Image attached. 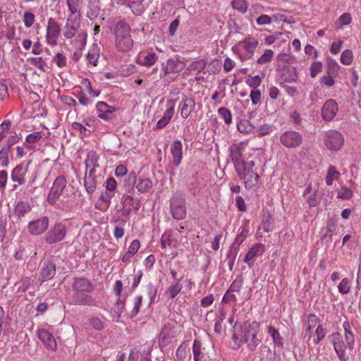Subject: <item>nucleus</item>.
Masks as SVG:
<instances>
[{
  "mask_svg": "<svg viewBox=\"0 0 361 361\" xmlns=\"http://www.w3.org/2000/svg\"><path fill=\"white\" fill-rule=\"evenodd\" d=\"M130 27L124 21H118L114 27L115 45L119 51H130L133 46V40L130 35Z\"/></svg>",
  "mask_w": 361,
  "mask_h": 361,
  "instance_id": "1",
  "label": "nucleus"
},
{
  "mask_svg": "<svg viewBox=\"0 0 361 361\" xmlns=\"http://www.w3.org/2000/svg\"><path fill=\"white\" fill-rule=\"evenodd\" d=\"M259 328L260 324L256 321L252 323L245 322L242 329L241 338L237 344V348H239L242 343H247V347L250 350H255L261 342V341L257 338Z\"/></svg>",
  "mask_w": 361,
  "mask_h": 361,
  "instance_id": "2",
  "label": "nucleus"
},
{
  "mask_svg": "<svg viewBox=\"0 0 361 361\" xmlns=\"http://www.w3.org/2000/svg\"><path fill=\"white\" fill-rule=\"evenodd\" d=\"M257 39L254 37H247L240 41L233 47V51L236 53L242 61L251 59L258 46Z\"/></svg>",
  "mask_w": 361,
  "mask_h": 361,
  "instance_id": "3",
  "label": "nucleus"
},
{
  "mask_svg": "<svg viewBox=\"0 0 361 361\" xmlns=\"http://www.w3.org/2000/svg\"><path fill=\"white\" fill-rule=\"evenodd\" d=\"M66 180L62 176H59L54 180L49 192L47 201L50 204L54 205L59 200L63 202H68V197L65 195Z\"/></svg>",
  "mask_w": 361,
  "mask_h": 361,
  "instance_id": "4",
  "label": "nucleus"
},
{
  "mask_svg": "<svg viewBox=\"0 0 361 361\" xmlns=\"http://www.w3.org/2000/svg\"><path fill=\"white\" fill-rule=\"evenodd\" d=\"M170 211L173 219L176 220L184 219L187 214L185 195L177 192L170 200Z\"/></svg>",
  "mask_w": 361,
  "mask_h": 361,
  "instance_id": "5",
  "label": "nucleus"
},
{
  "mask_svg": "<svg viewBox=\"0 0 361 361\" xmlns=\"http://www.w3.org/2000/svg\"><path fill=\"white\" fill-rule=\"evenodd\" d=\"M238 177L244 180L245 188L247 190H257L259 183V176L254 170H247L242 167L235 171Z\"/></svg>",
  "mask_w": 361,
  "mask_h": 361,
  "instance_id": "6",
  "label": "nucleus"
},
{
  "mask_svg": "<svg viewBox=\"0 0 361 361\" xmlns=\"http://www.w3.org/2000/svg\"><path fill=\"white\" fill-rule=\"evenodd\" d=\"M67 233V228L62 223H57L44 235L46 243L51 245L64 239Z\"/></svg>",
  "mask_w": 361,
  "mask_h": 361,
  "instance_id": "7",
  "label": "nucleus"
},
{
  "mask_svg": "<svg viewBox=\"0 0 361 361\" xmlns=\"http://www.w3.org/2000/svg\"><path fill=\"white\" fill-rule=\"evenodd\" d=\"M185 67V63L178 59H168L161 63V71L159 78H163L171 73H178Z\"/></svg>",
  "mask_w": 361,
  "mask_h": 361,
  "instance_id": "8",
  "label": "nucleus"
},
{
  "mask_svg": "<svg viewBox=\"0 0 361 361\" xmlns=\"http://www.w3.org/2000/svg\"><path fill=\"white\" fill-rule=\"evenodd\" d=\"M281 143L287 148L294 149L302 143V136L295 130H287L280 135Z\"/></svg>",
  "mask_w": 361,
  "mask_h": 361,
  "instance_id": "9",
  "label": "nucleus"
},
{
  "mask_svg": "<svg viewBox=\"0 0 361 361\" xmlns=\"http://www.w3.org/2000/svg\"><path fill=\"white\" fill-rule=\"evenodd\" d=\"M344 138L341 133L336 130L326 132L324 137L326 147L332 151L339 150L343 145Z\"/></svg>",
  "mask_w": 361,
  "mask_h": 361,
  "instance_id": "10",
  "label": "nucleus"
},
{
  "mask_svg": "<svg viewBox=\"0 0 361 361\" xmlns=\"http://www.w3.org/2000/svg\"><path fill=\"white\" fill-rule=\"evenodd\" d=\"M175 325L173 323L168 322L164 324L161 329L158 338V344L160 348H166L169 345L175 337Z\"/></svg>",
  "mask_w": 361,
  "mask_h": 361,
  "instance_id": "11",
  "label": "nucleus"
},
{
  "mask_svg": "<svg viewBox=\"0 0 361 361\" xmlns=\"http://www.w3.org/2000/svg\"><path fill=\"white\" fill-rule=\"evenodd\" d=\"M61 33L60 25L54 18H50L48 20V25L47 27L46 38L47 43L51 46L57 44L56 39Z\"/></svg>",
  "mask_w": 361,
  "mask_h": 361,
  "instance_id": "12",
  "label": "nucleus"
},
{
  "mask_svg": "<svg viewBox=\"0 0 361 361\" xmlns=\"http://www.w3.org/2000/svg\"><path fill=\"white\" fill-rule=\"evenodd\" d=\"M49 219L47 216H42L28 223L27 228L29 233L32 235H38L43 233L49 226Z\"/></svg>",
  "mask_w": 361,
  "mask_h": 361,
  "instance_id": "13",
  "label": "nucleus"
},
{
  "mask_svg": "<svg viewBox=\"0 0 361 361\" xmlns=\"http://www.w3.org/2000/svg\"><path fill=\"white\" fill-rule=\"evenodd\" d=\"M278 71H279L280 80L282 81L291 83L298 80V75L296 68L288 65L281 67V65H279Z\"/></svg>",
  "mask_w": 361,
  "mask_h": 361,
  "instance_id": "14",
  "label": "nucleus"
},
{
  "mask_svg": "<svg viewBox=\"0 0 361 361\" xmlns=\"http://www.w3.org/2000/svg\"><path fill=\"white\" fill-rule=\"evenodd\" d=\"M242 145V142L234 143L229 147V156L233 163L235 171L241 168V165H243Z\"/></svg>",
  "mask_w": 361,
  "mask_h": 361,
  "instance_id": "15",
  "label": "nucleus"
},
{
  "mask_svg": "<svg viewBox=\"0 0 361 361\" xmlns=\"http://www.w3.org/2000/svg\"><path fill=\"white\" fill-rule=\"evenodd\" d=\"M73 290L75 293H91L94 288L90 280L86 278H75L73 285Z\"/></svg>",
  "mask_w": 361,
  "mask_h": 361,
  "instance_id": "16",
  "label": "nucleus"
},
{
  "mask_svg": "<svg viewBox=\"0 0 361 361\" xmlns=\"http://www.w3.org/2000/svg\"><path fill=\"white\" fill-rule=\"evenodd\" d=\"M338 112V104L334 99L327 100L322 107V117L326 121H331Z\"/></svg>",
  "mask_w": 361,
  "mask_h": 361,
  "instance_id": "17",
  "label": "nucleus"
},
{
  "mask_svg": "<svg viewBox=\"0 0 361 361\" xmlns=\"http://www.w3.org/2000/svg\"><path fill=\"white\" fill-rule=\"evenodd\" d=\"M101 174H92L91 173L86 172L84 178V186L87 192L89 195L92 194L98 184H101Z\"/></svg>",
  "mask_w": 361,
  "mask_h": 361,
  "instance_id": "18",
  "label": "nucleus"
},
{
  "mask_svg": "<svg viewBox=\"0 0 361 361\" xmlns=\"http://www.w3.org/2000/svg\"><path fill=\"white\" fill-rule=\"evenodd\" d=\"M56 274V264L51 262H44L40 270L39 280L42 282L51 279Z\"/></svg>",
  "mask_w": 361,
  "mask_h": 361,
  "instance_id": "19",
  "label": "nucleus"
},
{
  "mask_svg": "<svg viewBox=\"0 0 361 361\" xmlns=\"http://www.w3.org/2000/svg\"><path fill=\"white\" fill-rule=\"evenodd\" d=\"M264 252L263 245L261 243H257L252 246L246 254L244 262L246 263L250 268L252 267L257 257L262 255Z\"/></svg>",
  "mask_w": 361,
  "mask_h": 361,
  "instance_id": "20",
  "label": "nucleus"
},
{
  "mask_svg": "<svg viewBox=\"0 0 361 361\" xmlns=\"http://www.w3.org/2000/svg\"><path fill=\"white\" fill-rule=\"evenodd\" d=\"M170 152L172 156V163L175 166L178 167L180 164L183 158V145L181 141H174L171 145Z\"/></svg>",
  "mask_w": 361,
  "mask_h": 361,
  "instance_id": "21",
  "label": "nucleus"
},
{
  "mask_svg": "<svg viewBox=\"0 0 361 361\" xmlns=\"http://www.w3.org/2000/svg\"><path fill=\"white\" fill-rule=\"evenodd\" d=\"M38 336L47 348L54 350L56 348V343L53 335L45 329L38 330Z\"/></svg>",
  "mask_w": 361,
  "mask_h": 361,
  "instance_id": "22",
  "label": "nucleus"
},
{
  "mask_svg": "<svg viewBox=\"0 0 361 361\" xmlns=\"http://www.w3.org/2000/svg\"><path fill=\"white\" fill-rule=\"evenodd\" d=\"M27 169H24L23 164H18L11 171V178L13 182L18 183V185H23L25 183V176Z\"/></svg>",
  "mask_w": 361,
  "mask_h": 361,
  "instance_id": "23",
  "label": "nucleus"
},
{
  "mask_svg": "<svg viewBox=\"0 0 361 361\" xmlns=\"http://www.w3.org/2000/svg\"><path fill=\"white\" fill-rule=\"evenodd\" d=\"M180 105V116L182 118H186L193 111L195 106V102L192 97H185L183 98Z\"/></svg>",
  "mask_w": 361,
  "mask_h": 361,
  "instance_id": "24",
  "label": "nucleus"
},
{
  "mask_svg": "<svg viewBox=\"0 0 361 361\" xmlns=\"http://www.w3.org/2000/svg\"><path fill=\"white\" fill-rule=\"evenodd\" d=\"M80 19L79 17H76L75 19H71L70 18L67 19L66 31L63 33L66 38L71 39L75 35L76 30L79 27Z\"/></svg>",
  "mask_w": 361,
  "mask_h": 361,
  "instance_id": "25",
  "label": "nucleus"
},
{
  "mask_svg": "<svg viewBox=\"0 0 361 361\" xmlns=\"http://www.w3.org/2000/svg\"><path fill=\"white\" fill-rule=\"evenodd\" d=\"M158 59V56L154 52H142L137 57V62L142 66H151L154 65Z\"/></svg>",
  "mask_w": 361,
  "mask_h": 361,
  "instance_id": "26",
  "label": "nucleus"
},
{
  "mask_svg": "<svg viewBox=\"0 0 361 361\" xmlns=\"http://www.w3.org/2000/svg\"><path fill=\"white\" fill-rule=\"evenodd\" d=\"M31 211V205L30 203L24 201H20L18 202L14 209V214L19 219L25 216L26 214Z\"/></svg>",
  "mask_w": 361,
  "mask_h": 361,
  "instance_id": "27",
  "label": "nucleus"
},
{
  "mask_svg": "<svg viewBox=\"0 0 361 361\" xmlns=\"http://www.w3.org/2000/svg\"><path fill=\"white\" fill-rule=\"evenodd\" d=\"M267 333L271 336L275 345L281 348L283 347V338L274 326H269Z\"/></svg>",
  "mask_w": 361,
  "mask_h": 361,
  "instance_id": "28",
  "label": "nucleus"
},
{
  "mask_svg": "<svg viewBox=\"0 0 361 361\" xmlns=\"http://www.w3.org/2000/svg\"><path fill=\"white\" fill-rule=\"evenodd\" d=\"M174 114V106L172 105L171 107L168 108L166 111L164 112V116L157 123V128L161 129L164 128L171 121L173 115Z\"/></svg>",
  "mask_w": 361,
  "mask_h": 361,
  "instance_id": "29",
  "label": "nucleus"
},
{
  "mask_svg": "<svg viewBox=\"0 0 361 361\" xmlns=\"http://www.w3.org/2000/svg\"><path fill=\"white\" fill-rule=\"evenodd\" d=\"M343 327L345 331V339L347 343V347L350 350L353 349L354 346V335L350 331V325L348 321L343 323Z\"/></svg>",
  "mask_w": 361,
  "mask_h": 361,
  "instance_id": "30",
  "label": "nucleus"
},
{
  "mask_svg": "<svg viewBox=\"0 0 361 361\" xmlns=\"http://www.w3.org/2000/svg\"><path fill=\"white\" fill-rule=\"evenodd\" d=\"M123 204L128 207H132L135 211H137L141 205L140 200L129 195H123L121 199Z\"/></svg>",
  "mask_w": 361,
  "mask_h": 361,
  "instance_id": "31",
  "label": "nucleus"
},
{
  "mask_svg": "<svg viewBox=\"0 0 361 361\" xmlns=\"http://www.w3.org/2000/svg\"><path fill=\"white\" fill-rule=\"evenodd\" d=\"M82 3V0H66V4L71 15H77V17L80 18V6Z\"/></svg>",
  "mask_w": 361,
  "mask_h": 361,
  "instance_id": "32",
  "label": "nucleus"
},
{
  "mask_svg": "<svg viewBox=\"0 0 361 361\" xmlns=\"http://www.w3.org/2000/svg\"><path fill=\"white\" fill-rule=\"evenodd\" d=\"M143 0H133L128 2V6L136 16H140L145 11V6L142 4Z\"/></svg>",
  "mask_w": 361,
  "mask_h": 361,
  "instance_id": "33",
  "label": "nucleus"
},
{
  "mask_svg": "<svg viewBox=\"0 0 361 361\" xmlns=\"http://www.w3.org/2000/svg\"><path fill=\"white\" fill-rule=\"evenodd\" d=\"M238 130L240 133H248L254 132L255 126L247 119H242L237 124Z\"/></svg>",
  "mask_w": 361,
  "mask_h": 361,
  "instance_id": "34",
  "label": "nucleus"
},
{
  "mask_svg": "<svg viewBox=\"0 0 361 361\" xmlns=\"http://www.w3.org/2000/svg\"><path fill=\"white\" fill-rule=\"evenodd\" d=\"M340 173L335 166H331L327 171L326 176V183L328 185H331L334 180H337L340 178Z\"/></svg>",
  "mask_w": 361,
  "mask_h": 361,
  "instance_id": "35",
  "label": "nucleus"
},
{
  "mask_svg": "<svg viewBox=\"0 0 361 361\" xmlns=\"http://www.w3.org/2000/svg\"><path fill=\"white\" fill-rule=\"evenodd\" d=\"M152 183L149 178H139L136 183V188L141 192H145L151 188Z\"/></svg>",
  "mask_w": 361,
  "mask_h": 361,
  "instance_id": "36",
  "label": "nucleus"
},
{
  "mask_svg": "<svg viewBox=\"0 0 361 361\" xmlns=\"http://www.w3.org/2000/svg\"><path fill=\"white\" fill-rule=\"evenodd\" d=\"M75 300L79 304L86 305H91L93 302V299L91 296L82 293H75Z\"/></svg>",
  "mask_w": 361,
  "mask_h": 361,
  "instance_id": "37",
  "label": "nucleus"
},
{
  "mask_svg": "<svg viewBox=\"0 0 361 361\" xmlns=\"http://www.w3.org/2000/svg\"><path fill=\"white\" fill-rule=\"evenodd\" d=\"M182 284L177 282L176 284L169 287L166 291L169 299H173L182 290Z\"/></svg>",
  "mask_w": 361,
  "mask_h": 361,
  "instance_id": "38",
  "label": "nucleus"
},
{
  "mask_svg": "<svg viewBox=\"0 0 361 361\" xmlns=\"http://www.w3.org/2000/svg\"><path fill=\"white\" fill-rule=\"evenodd\" d=\"M218 114L220 116L221 118H222L226 124H231L232 122V115L227 108L226 107H220L218 109Z\"/></svg>",
  "mask_w": 361,
  "mask_h": 361,
  "instance_id": "39",
  "label": "nucleus"
},
{
  "mask_svg": "<svg viewBox=\"0 0 361 361\" xmlns=\"http://www.w3.org/2000/svg\"><path fill=\"white\" fill-rule=\"evenodd\" d=\"M202 343L199 340L195 339L193 343L192 353L195 361H201L202 353L201 352Z\"/></svg>",
  "mask_w": 361,
  "mask_h": 361,
  "instance_id": "40",
  "label": "nucleus"
},
{
  "mask_svg": "<svg viewBox=\"0 0 361 361\" xmlns=\"http://www.w3.org/2000/svg\"><path fill=\"white\" fill-rule=\"evenodd\" d=\"M274 52L271 49H266L264 54L257 59V63L259 64H266L271 61Z\"/></svg>",
  "mask_w": 361,
  "mask_h": 361,
  "instance_id": "41",
  "label": "nucleus"
},
{
  "mask_svg": "<svg viewBox=\"0 0 361 361\" xmlns=\"http://www.w3.org/2000/svg\"><path fill=\"white\" fill-rule=\"evenodd\" d=\"M340 68V66L336 62V60H334L332 58H328L327 59V69H328V74H332L334 75H337V73Z\"/></svg>",
  "mask_w": 361,
  "mask_h": 361,
  "instance_id": "42",
  "label": "nucleus"
},
{
  "mask_svg": "<svg viewBox=\"0 0 361 361\" xmlns=\"http://www.w3.org/2000/svg\"><path fill=\"white\" fill-rule=\"evenodd\" d=\"M232 6L234 9L243 13H245L247 10V3L245 0H233Z\"/></svg>",
  "mask_w": 361,
  "mask_h": 361,
  "instance_id": "43",
  "label": "nucleus"
},
{
  "mask_svg": "<svg viewBox=\"0 0 361 361\" xmlns=\"http://www.w3.org/2000/svg\"><path fill=\"white\" fill-rule=\"evenodd\" d=\"M271 126L269 124H263L259 127H255L254 133L259 137H262L270 133Z\"/></svg>",
  "mask_w": 361,
  "mask_h": 361,
  "instance_id": "44",
  "label": "nucleus"
},
{
  "mask_svg": "<svg viewBox=\"0 0 361 361\" xmlns=\"http://www.w3.org/2000/svg\"><path fill=\"white\" fill-rule=\"evenodd\" d=\"M96 109L98 113H111V111H116L114 106H109L104 102H99L96 105Z\"/></svg>",
  "mask_w": 361,
  "mask_h": 361,
  "instance_id": "45",
  "label": "nucleus"
},
{
  "mask_svg": "<svg viewBox=\"0 0 361 361\" xmlns=\"http://www.w3.org/2000/svg\"><path fill=\"white\" fill-rule=\"evenodd\" d=\"M353 54L351 50L345 49L341 56V62L344 65H350L353 61Z\"/></svg>",
  "mask_w": 361,
  "mask_h": 361,
  "instance_id": "46",
  "label": "nucleus"
},
{
  "mask_svg": "<svg viewBox=\"0 0 361 361\" xmlns=\"http://www.w3.org/2000/svg\"><path fill=\"white\" fill-rule=\"evenodd\" d=\"M72 128L75 130L80 133L82 136H87L90 134L91 130L88 128H86L82 124L78 122H74L72 123Z\"/></svg>",
  "mask_w": 361,
  "mask_h": 361,
  "instance_id": "47",
  "label": "nucleus"
},
{
  "mask_svg": "<svg viewBox=\"0 0 361 361\" xmlns=\"http://www.w3.org/2000/svg\"><path fill=\"white\" fill-rule=\"evenodd\" d=\"M337 227V221L335 219L331 218L327 221L326 230L327 233L324 236H329L330 238L332 237V233L336 231Z\"/></svg>",
  "mask_w": 361,
  "mask_h": 361,
  "instance_id": "48",
  "label": "nucleus"
},
{
  "mask_svg": "<svg viewBox=\"0 0 361 361\" xmlns=\"http://www.w3.org/2000/svg\"><path fill=\"white\" fill-rule=\"evenodd\" d=\"M338 290L341 294H347L350 290V279L345 278L339 283L338 286Z\"/></svg>",
  "mask_w": 361,
  "mask_h": 361,
  "instance_id": "49",
  "label": "nucleus"
},
{
  "mask_svg": "<svg viewBox=\"0 0 361 361\" xmlns=\"http://www.w3.org/2000/svg\"><path fill=\"white\" fill-rule=\"evenodd\" d=\"M93 156H94V151L89 152L87 154V159L85 161L86 169L87 170L90 169V171L88 173H91L92 174H94V161H92Z\"/></svg>",
  "mask_w": 361,
  "mask_h": 361,
  "instance_id": "50",
  "label": "nucleus"
},
{
  "mask_svg": "<svg viewBox=\"0 0 361 361\" xmlns=\"http://www.w3.org/2000/svg\"><path fill=\"white\" fill-rule=\"evenodd\" d=\"M171 231H166L161 237V247L162 249H165L166 246L171 245Z\"/></svg>",
  "mask_w": 361,
  "mask_h": 361,
  "instance_id": "51",
  "label": "nucleus"
},
{
  "mask_svg": "<svg viewBox=\"0 0 361 361\" xmlns=\"http://www.w3.org/2000/svg\"><path fill=\"white\" fill-rule=\"evenodd\" d=\"M352 18L349 13H344L337 20L339 27H341L344 25H348L351 23Z\"/></svg>",
  "mask_w": 361,
  "mask_h": 361,
  "instance_id": "52",
  "label": "nucleus"
},
{
  "mask_svg": "<svg viewBox=\"0 0 361 361\" xmlns=\"http://www.w3.org/2000/svg\"><path fill=\"white\" fill-rule=\"evenodd\" d=\"M276 59L278 61L283 63L285 64H292L295 61V59L293 56L285 53L279 54L277 55Z\"/></svg>",
  "mask_w": 361,
  "mask_h": 361,
  "instance_id": "53",
  "label": "nucleus"
},
{
  "mask_svg": "<svg viewBox=\"0 0 361 361\" xmlns=\"http://www.w3.org/2000/svg\"><path fill=\"white\" fill-rule=\"evenodd\" d=\"M19 138L17 135H11L8 137L6 145L2 147L3 152H9L10 149L18 142Z\"/></svg>",
  "mask_w": 361,
  "mask_h": 361,
  "instance_id": "54",
  "label": "nucleus"
},
{
  "mask_svg": "<svg viewBox=\"0 0 361 361\" xmlns=\"http://www.w3.org/2000/svg\"><path fill=\"white\" fill-rule=\"evenodd\" d=\"M352 196L353 192L346 187H342L338 192V198L342 200H350Z\"/></svg>",
  "mask_w": 361,
  "mask_h": 361,
  "instance_id": "55",
  "label": "nucleus"
},
{
  "mask_svg": "<svg viewBox=\"0 0 361 361\" xmlns=\"http://www.w3.org/2000/svg\"><path fill=\"white\" fill-rule=\"evenodd\" d=\"M99 57V54L97 48H93L91 49L87 56V60L90 63L92 64L93 66H97V60Z\"/></svg>",
  "mask_w": 361,
  "mask_h": 361,
  "instance_id": "56",
  "label": "nucleus"
},
{
  "mask_svg": "<svg viewBox=\"0 0 361 361\" xmlns=\"http://www.w3.org/2000/svg\"><path fill=\"white\" fill-rule=\"evenodd\" d=\"M31 63L37 67L39 70L44 71V67L47 66L45 61L42 57H32L30 59Z\"/></svg>",
  "mask_w": 361,
  "mask_h": 361,
  "instance_id": "57",
  "label": "nucleus"
},
{
  "mask_svg": "<svg viewBox=\"0 0 361 361\" xmlns=\"http://www.w3.org/2000/svg\"><path fill=\"white\" fill-rule=\"evenodd\" d=\"M35 20V15L29 11H26L23 14V23L26 27H32Z\"/></svg>",
  "mask_w": 361,
  "mask_h": 361,
  "instance_id": "58",
  "label": "nucleus"
},
{
  "mask_svg": "<svg viewBox=\"0 0 361 361\" xmlns=\"http://www.w3.org/2000/svg\"><path fill=\"white\" fill-rule=\"evenodd\" d=\"M248 233V228L247 226L243 227L240 233L235 238V243L238 244V246L240 245L244 241L245 238L247 236Z\"/></svg>",
  "mask_w": 361,
  "mask_h": 361,
  "instance_id": "59",
  "label": "nucleus"
},
{
  "mask_svg": "<svg viewBox=\"0 0 361 361\" xmlns=\"http://www.w3.org/2000/svg\"><path fill=\"white\" fill-rule=\"evenodd\" d=\"M318 322V318L314 314H311L308 316V326L306 329V333L311 334L313 328Z\"/></svg>",
  "mask_w": 361,
  "mask_h": 361,
  "instance_id": "60",
  "label": "nucleus"
},
{
  "mask_svg": "<svg viewBox=\"0 0 361 361\" xmlns=\"http://www.w3.org/2000/svg\"><path fill=\"white\" fill-rule=\"evenodd\" d=\"M322 63L320 61L314 62L310 66V75L312 78H315L317 74L321 72Z\"/></svg>",
  "mask_w": 361,
  "mask_h": 361,
  "instance_id": "61",
  "label": "nucleus"
},
{
  "mask_svg": "<svg viewBox=\"0 0 361 361\" xmlns=\"http://www.w3.org/2000/svg\"><path fill=\"white\" fill-rule=\"evenodd\" d=\"M142 296H137L135 298L134 307L131 311V317H135L139 313L140 308L142 305Z\"/></svg>",
  "mask_w": 361,
  "mask_h": 361,
  "instance_id": "62",
  "label": "nucleus"
},
{
  "mask_svg": "<svg viewBox=\"0 0 361 361\" xmlns=\"http://www.w3.org/2000/svg\"><path fill=\"white\" fill-rule=\"evenodd\" d=\"M243 283V279L240 277H238L232 282L228 290H230V291L232 292H238L240 291V289L242 287Z\"/></svg>",
  "mask_w": 361,
  "mask_h": 361,
  "instance_id": "63",
  "label": "nucleus"
},
{
  "mask_svg": "<svg viewBox=\"0 0 361 361\" xmlns=\"http://www.w3.org/2000/svg\"><path fill=\"white\" fill-rule=\"evenodd\" d=\"M187 348L188 345L183 343L176 350V356L178 358L183 360L185 359L187 356Z\"/></svg>",
  "mask_w": 361,
  "mask_h": 361,
  "instance_id": "64",
  "label": "nucleus"
}]
</instances>
